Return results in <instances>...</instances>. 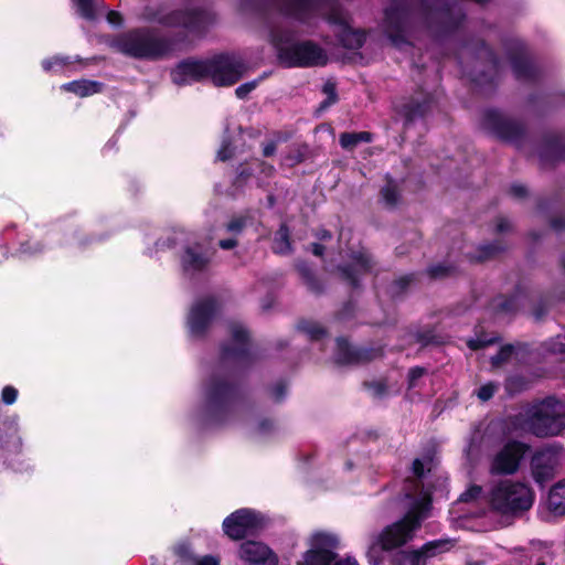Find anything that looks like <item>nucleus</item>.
Returning <instances> with one entry per match:
<instances>
[{"label":"nucleus","instance_id":"1","mask_svg":"<svg viewBox=\"0 0 565 565\" xmlns=\"http://www.w3.org/2000/svg\"><path fill=\"white\" fill-rule=\"evenodd\" d=\"M241 382L222 374H212L204 388V416L210 425L227 424L235 412L236 405L244 399Z\"/></svg>","mask_w":565,"mask_h":565},{"label":"nucleus","instance_id":"2","mask_svg":"<svg viewBox=\"0 0 565 565\" xmlns=\"http://www.w3.org/2000/svg\"><path fill=\"white\" fill-rule=\"evenodd\" d=\"M110 46L117 52L140 61H160L174 47L171 39L159 36L150 28H135L114 38Z\"/></svg>","mask_w":565,"mask_h":565},{"label":"nucleus","instance_id":"3","mask_svg":"<svg viewBox=\"0 0 565 565\" xmlns=\"http://www.w3.org/2000/svg\"><path fill=\"white\" fill-rule=\"evenodd\" d=\"M431 509L430 495L416 499L406 513L397 521L386 525L377 536L380 547L390 552L413 541Z\"/></svg>","mask_w":565,"mask_h":565},{"label":"nucleus","instance_id":"4","mask_svg":"<svg viewBox=\"0 0 565 565\" xmlns=\"http://www.w3.org/2000/svg\"><path fill=\"white\" fill-rule=\"evenodd\" d=\"M523 417L525 427L535 437H555L565 429V404L552 395L534 399Z\"/></svg>","mask_w":565,"mask_h":565},{"label":"nucleus","instance_id":"5","mask_svg":"<svg viewBox=\"0 0 565 565\" xmlns=\"http://www.w3.org/2000/svg\"><path fill=\"white\" fill-rule=\"evenodd\" d=\"M489 502L492 511L519 518L532 508L534 492L523 482L501 480L491 489Z\"/></svg>","mask_w":565,"mask_h":565},{"label":"nucleus","instance_id":"6","mask_svg":"<svg viewBox=\"0 0 565 565\" xmlns=\"http://www.w3.org/2000/svg\"><path fill=\"white\" fill-rule=\"evenodd\" d=\"M271 35L273 43L277 51V60L284 67L306 68L324 66L328 63V56L324 50L311 40L281 45L282 43H288V38L279 33H273Z\"/></svg>","mask_w":565,"mask_h":565},{"label":"nucleus","instance_id":"7","mask_svg":"<svg viewBox=\"0 0 565 565\" xmlns=\"http://www.w3.org/2000/svg\"><path fill=\"white\" fill-rule=\"evenodd\" d=\"M420 12L427 26L438 36L458 31L466 20V12L450 0H419Z\"/></svg>","mask_w":565,"mask_h":565},{"label":"nucleus","instance_id":"8","mask_svg":"<svg viewBox=\"0 0 565 565\" xmlns=\"http://www.w3.org/2000/svg\"><path fill=\"white\" fill-rule=\"evenodd\" d=\"M565 461V448L554 441L536 449L531 458V473L536 483L544 486L553 480Z\"/></svg>","mask_w":565,"mask_h":565},{"label":"nucleus","instance_id":"9","mask_svg":"<svg viewBox=\"0 0 565 565\" xmlns=\"http://www.w3.org/2000/svg\"><path fill=\"white\" fill-rule=\"evenodd\" d=\"M266 525L265 515L250 508H241L228 514L222 522V530L232 541H243L257 534Z\"/></svg>","mask_w":565,"mask_h":565},{"label":"nucleus","instance_id":"10","mask_svg":"<svg viewBox=\"0 0 565 565\" xmlns=\"http://www.w3.org/2000/svg\"><path fill=\"white\" fill-rule=\"evenodd\" d=\"M481 125L484 130L504 142H516L526 135V126L518 119L504 115L497 108L482 113Z\"/></svg>","mask_w":565,"mask_h":565},{"label":"nucleus","instance_id":"11","mask_svg":"<svg viewBox=\"0 0 565 565\" xmlns=\"http://www.w3.org/2000/svg\"><path fill=\"white\" fill-rule=\"evenodd\" d=\"M246 70L245 62L232 53H218L209 58V79L217 87L233 86Z\"/></svg>","mask_w":565,"mask_h":565},{"label":"nucleus","instance_id":"12","mask_svg":"<svg viewBox=\"0 0 565 565\" xmlns=\"http://www.w3.org/2000/svg\"><path fill=\"white\" fill-rule=\"evenodd\" d=\"M310 548L297 565H332L338 557L339 537L328 532H316L309 541Z\"/></svg>","mask_w":565,"mask_h":565},{"label":"nucleus","instance_id":"13","mask_svg":"<svg viewBox=\"0 0 565 565\" xmlns=\"http://www.w3.org/2000/svg\"><path fill=\"white\" fill-rule=\"evenodd\" d=\"M411 15L407 0H393L384 10V33L395 46L407 44L406 29Z\"/></svg>","mask_w":565,"mask_h":565},{"label":"nucleus","instance_id":"14","mask_svg":"<svg viewBox=\"0 0 565 565\" xmlns=\"http://www.w3.org/2000/svg\"><path fill=\"white\" fill-rule=\"evenodd\" d=\"M220 311V303L214 296L198 299L191 307L186 324L192 337L203 338Z\"/></svg>","mask_w":565,"mask_h":565},{"label":"nucleus","instance_id":"15","mask_svg":"<svg viewBox=\"0 0 565 565\" xmlns=\"http://www.w3.org/2000/svg\"><path fill=\"white\" fill-rule=\"evenodd\" d=\"M232 342H225L220 348V359L222 362L236 361L252 364L253 358L249 349V332L239 323L230 324Z\"/></svg>","mask_w":565,"mask_h":565},{"label":"nucleus","instance_id":"16","mask_svg":"<svg viewBox=\"0 0 565 565\" xmlns=\"http://www.w3.org/2000/svg\"><path fill=\"white\" fill-rule=\"evenodd\" d=\"M530 446L519 440H509L494 456L491 472L499 476L513 475L519 470L520 463Z\"/></svg>","mask_w":565,"mask_h":565},{"label":"nucleus","instance_id":"17","mask_svg":"<svg viewBox=\"0 0 565 565\" xmlns=\"http://www.w3.org/2000/svg\"><path fill=\"white\" fill-rule=\"evenodd\" d=\"M382 354L381 349L354 347L344 337L335 339L334 362L338 365H360L375 360Z\"/></svg>","mask_w":565,"mask_h":565},{"label":"nucleus","instance_id":"18","mask_svg":"<svg viewBox=\"0 0 565 565\" xmlns=\"http://www.w3.org/2000/svg\"><path fill=\"white\" fill-rule=\"evenodd\" d=\"M171 79L178 86L209 79V58L188 57L180 61L171 71Z\"/></svg>","mask_w":565,"mask_h":565},{"label":"nucleus","instance_id":"19","mask_svg":"<svg viewBox=\"0 0 565 565\" xmlns=\"http://www.w3.org/2000/svg\"><path fill=\"white\" fill-rule=\"evenodd\" d=\"M352 264L338 265L337 270L342 281L348 284L352 291L362 290L361 275L369 274L374 262L370 254L364 252H356L351 256Z\"/></svg>","mask_w":565,"mask_h":565},{"label":"nucleus","instance_id":"20","mask_svg":"<svg viewBox=\"0 0 565 565\" xmlns=\"http://www.w3.org/2000/svg\"><path fill=\"white\" fill-rule=\"evenodd\" d=\"M170 22L173 28L181 26L193 34H203L212 22L211 14L204 9H177L173 10Z\"/></svg>","mask_w":565,"mask_h":565},{"label":"nucleus","instance_id":"21","mask_svg":"<svg viewBox=\"0 0 565 565\" xmlns=\"http://www.w3.org/2000/svg\"><path fill=\"white\" fill-rule=\"evenodd\" d=\"M331 0H274L279 12L287 18L306 22Z\"/></svg>","mask_w":565,"mask_h":565},{"label":"nucleus","instance_id":"22","mask_svg":"<svg viewBox=\"0 0 565 565\" xmlns=\"http://www.w3.org/2000/svg\"><path fill=\"white\" fill-rule=\"evenodd\" d=\"M507 56L516 79L534 82L539 78V70L527 57L525 46L515 43L507 49Z\"/></svg>","mask_w":565,"mask_h":565},{"label":"nucleus","instance_id":"23","mask_svg":"<svg viewBox=\"0 0 565 565\" xmlns=\"http://www.w3.org/2000/svg\"><path fill=\"white\" fill-rule=\"evenodd\" d=\"M238 556L249 565H278V556L265 543L247 540L239 545Z\"/></svg>","mask_w":565,"mask_h":565},{"label":"nucleus","instance_id":"24","mask_svg":"<svg viewBox=\"0 0 565 565\" xmlns=\"http://www.w3.org/2000/svg\"><path fill=\"white\" fill-rule=\"evenodd\" d=\"M212 262V255L201 243L183 247L180 255V265L185 274H196L206 270Z\"/></svg>","mask_w":565,"mask_h":565},{"label":"nucleus","instance_id":"25","mask_svg":"<svg viewBox=\"0 0 565 565\" xmlns=\"http://www.w3.org/2000/svg\"><path fill=\"white\" fill-rule=\"evenodd\" d=\"M434 104L433 93L420 90V97L412 96L399 108L404 125L407 126L417 119L425 118L431 111Z\"/></svg>","mask_w":565,"mask_h":565},{"label":"nucleus","instance_id":"26","mask_svg":"<svg viewBox=\"0 0 565 565\" xmlns=\"http://www.w3.org/2000/svg\"><path fill=\"white\" fill-rule=\"evenodd\" d=\"M540 161L544 167H554L565 160V136L559 134H547L543 137L542 147L539 153Z\"/></svg>","mask_w":565,"mask_h":565},{"label":"nucleus","instance_id":"27","mask_svg":"<svg viewBox=\"0 0 565 565\" xmlns=\"http://www.w3.org/2000/svg\"><path fill=\"white\" fill-rule=\"evenodd\" d=\"M476 46L479 57L483 58L489 64L491 74L481 72L472 78V82L477 85L486 84L493 87L495 84V75L500 67V58L495 51L484 40H479Z\"/></svg>","mask_w":565,"mask_h":565},{"label":"nucleus","instance_id":"28","mask_svg":"<svg viewBox=\"0 0 565 565\" xmlns=\"http://www.w3.org/2000/svg\"><path fill=\"white\" fill-rule=\"evenodd\" d=\"M524 292L523 286L519 282L514 286L512 294H499L490 301V308L494 315L514 316L520 309L519 298Z\"/></svg>","mask_w":565,"mask_h":565},{"label":"nucleus","instance_id":"29","mask_svg":"<svg viewBox=\"0 0 565 565\" xmlns=\"http://www.w3.org/2000/svg\"><path fill=\"white\" fill-rule=\"evenodd\" d=\"M295 269L300 276L303 285L307 287L308 291L316 296H321L326 291L324 281L317 275L313 266L305 260L297 259L295 263Z\"/></svg>","mask_w":565,"mask_h":565},{"label":"nucleus","instance_id":"30","mask_svg":"<svg viewBox=\"0 0 565 565\" xmlns=\"http://www.w3.org/2000/svg\"><path fill=\"white\" fill-rule=\"evenodd\" d=\"M508 249V244L503 239H493L490 243L478 246L476 253L468 254L470 263L481 264L491 260Z\"/></svg>","mask_w":565,"mask_h":565},{"label":"nucleus","instance_id":"31","mask_svg":"<svg viewBox=\"0 0 565 565\" xmlns=\"http://www.w3.org/2000/svg\"><path fill=\"white\" fill-rule=\"evenodd\" d=\"M271 252L275 255H289L294 252L291 231L286 222L280 223L274 234Z\"/></svg>","mask_w":565,"mask_h":565},{"label":"nucleus","instance_id":"32","mask_svg":"<svg viewBox=\"0 0 565 565\" xmlns=\"http://www.w3.org/2000/svg\"><path fill=\"white\" fill-rule=\"evenodd\" d=\"M339 43L348 50H360L366 41V32L351 25L340 29L337 33Z\"/></svg>","mask_w":565,"mask_h":565},{"label":"nucleus","instance_id":"33","mask_svg":"<svg viewBox=\"0 0 565 565\" xmlns=\"http://www.w3.org/2000/svg\"><path fill=\"white\" fill-rule=\"evenodd\" d=\"M105 84L92 79H76L63 85V88L79 97H88L102 93Z\"/></svg>","mask_w":565,"mask_h":565},{"label":"nucleus","instance_id":"34","mask_svg":"<svg viewBox=\"0 0 565 565\" xmlns=\"http://www.w3.org/2000/svg\"><path fill=\"white\" fill-rule=\"evenodd\" d=\"M56 225L58 231H67L79 248H85L95 241L93 235L86 234L78 224L67 218H60Z\"/></svg>","mask_w":565,"mask_h":565},{"label":"nucleus","instance_id":"35","mask_svg":"<svg viewBox=\"0 0 565 565\" xmlns=\"http://www.w3.org/2000/svg\"><path fill=\"white\" fill-rule=\"evenodd\" d=\"M21 448V438L18 434V426L13 422L3 423L0 428V449L15 452Z\"/></svg>","mask_w":565,"mask_h":565},{"label":"nucleus","instance_id":"36","mask_svg":"<svg viewBox=\"0 0 565 565\" xmlns=\"http://www.w3.org/2000/svg\"><path fill=\"white\" fill-rule=\"evenodd\" d=\"M547 504L551 512L555 515L565 514V479L558 481L551 488Z\"/></svg>","mask_w":565,"mask_h":565},{"label":"nucleus","instance_id":"37","mask_svg":"<svg viewBox=\"0 0 565 565\" xmlns=\"http://www.w3.org/2000/svg\"><path fill=\"white\" fill-rule=\"evenodd\" d=\"M417 277L416 273H411L394 279L386 290L390 298L393 300L401 299L407 292L411 285L417 280Z\"/></svg>","mask_w":565,"mask_h":565},{"label":"nucleus","instance_id":"38","mask_svg":"<svg viewBox=\"0 0 565 565\" xmlns=\"http://www.w3.org/2000/svg\"><path fill=\"white\" fill-rule=\"evenodd\" d=\"M373 140L370 131L342 132L339 137L340 146L348 151H352L360 143H369Z\"/></svg>","mask_w":565,"mask_h":565},{"label":"nucleus","instance_id":"39","mask_svg":"<svg viewBox=\"0 0 565 565\" xmlns=\"http://www.w3.org/2000/svg\"><path fill=\"white\" fill-rule=\"evenodd\" d=\"M173 10L170 12H164L162 7H146L142 11V19L150 23H159L162 26L173 28V23L170 22V17H172Z\"/></svg>","mask_w":565,"mask_h":565},{"label":"nucleus","instance_id":"40","mask_svg":"<svg viewBox=\"0 0 565 565\" xmlns=\"http://www.w3.org/2000/svg\"><path fill=\"white\" fill-rule=\"evenodd\" d=\"M415 342L420 344L422 348L427 347H440L446 343V339L444 335L436 332L435 328H425L423 330L417 331L414 334Z\"/></svg>","mask_w":565,"mask_h":565},{"label":"nucleus","instance_id":"41","mask_svg":"<svg viewBox=\"0 0 565 565\" xmlns=\"http://www.w3.org/2000/svg\"><path fill=\"white\" fill-rule=\"evenodd\" d=\"M450 540H433L423 544L417 548L423 557V561L427 565V559L444 553L450 548Z\"/></svg>","mask_w":565,"mask_h":565},{"label":"nucleus","instance_id":"42","mask_svg":"<svg viewBox=\"0 0 565 565\" xmlns=\"http://www.w3.org/2000/svg\"><path fill=\"white\" fill-rule=\"evenodd\" d=\"M392 565H426L418 550H399L393 554Z\"/></svg>","mask_w":565,"mask_h":565},{"label":"nucleus","instance_id":"43","mask_svg":"<svg viewBox=\"0 0 565 565\" xmlns=\"http://www.w3.org/2000/svg\"><path fill=\"white\" fill-rule=\"evenodd\" d=\"M297 329L300 332L307 334L310 341H319L328 334V331L324 327L318 322L307 319L299 320L297 323Z\"/></svg>","mask_w":565,"mask_h":565},{"label":"nucleus","instance_id":"44","mask_svg":"<svg viewBox=\"0 0 565 565\" xmlns=\"http://www.w3.org/2000/svg\"><path fill=\"white\" fill-rule=\"evenodd\" d=\"M553 302L554 296L550 291L541 294L532 307L533 318L536 321H542L550 312Z\"/></svg>","mask_w":565,"mask_h":565},{"label":"nucleus","instance_id":"45","mask_svg":"<svg viewBox=\"0 0 565 565\" xmlns=\"http://www.w3.org/2000/svg\"><path fill=\"white\" fill-rule=\"evenodd\" d=\"M515 352V347L511 343L502 345L497 354L491 356L490 363L492 367L497 369L509 362Z\"/></svg>","mask_w":565,"mask_h":565},{"label":"nucleus","instance_id":"46","mask_svg":"<svg viewBox=\"0 0 565 565\" xmlns=\"http://www.w3.org/2000/svg\"><path fill=\"white\" fill-rule=\"evenodd\" d=\"M456 271L454 265L436 264L427 268V275L430 279H443L451 276Z\"/></svg>","mask_w":565,"mask_h":565},{"label":"nucleus","instance_id":"47","mask_svg":"<svg viewBox=\"0 0 565 565\" xmlns=\"http://www.w3.org/2000/svg\"><path fill=\"white\" fill-rule=\"evenodd\" d=\"M381 196L386 202V204L394 206L397 204L399 199V192L397 185L393 180H390L386 185H384L381 191Z\"/></svg>","mask_w":565,"mask_h":565},{"label":"nucleus","instance_id":"48","mask_svg":"<svg viewBox=\"0 0 565 565\" xmlns=\"http://www.w3.org/2000/svg\"><path fill=\"white\" fill-rule=\"evenodd\" d=\"M249 217L247 215L233 216L226 224L225 228L233 235H239L246 228Z\"/></svg>","mask_w":565,"mask_h":565},{"label":"nucleus","instance_id":"49","mask_svg":"<svg viewBox=\"0 0 565 565\" xmlns=\"http://www.w3.org/2000/svg\"><path fill=\"white\" fill-rule=\"evenodd\" d=\"M45 245L40 241H24L20 243L18 253L21 255L33 256L43 253Z\"/></svg>","mask_w":565,"mask_h":565},{"label":"nucleus","instance_id":"50","mask_svg":"<svg viewBox=\"0 0 565 565\" xmlns=\"http://www.w3.org/2000/svg\"><path fill=\"white\" fill-rule=\"evenodd\" d=\"M267 77V74L264 73L263 75H260L258 78L254 79V81H250V82H246L244 84H241L238 87H236L235 89V95L237 98L239 99H245L247 98V96L258 86V84Z\"/></svg>","mask_w":565,"mask_h":565},{"label":"nucleus","instance_id":"51","mask_svg":"<svg viewBox=\"0 0 565 565\" xmlns=\"http://www.w3.org/2000/svg\"><path fill=\"white\" fill-rule=\"evenodd\" d=\"M239 7L242 11H250L258 14H265L267 11L266 0H241Z\"/></svg>","mask_w":565,"mask_h":565},{"label":"nucleus","instance_id":"52","mask_svg":"<svg viewBox=\"0 0 565 565\" xmlns=\"http://www.w3.org/2000/svg\"><path fill=\"white\" fill-rule=\"evenodd\" d=\"M500 340L499 337L486 338L484 335H478L475 339H470L467 341V347L472 351H479L486 349Z\"/></svg>","mask_w":565,"mask_h":565},{"label":"nucleus","instance_id":"53","mask_svg":"<svg viewBox=\"0 0 565 565\" xmlns=\"http://www.w3.org/2000/svg\"><path fill=\"white\" fill-rule=\"evenodd\" d=\"M71 64L68 56H54L52 58L43 60L42 67L46 72L62 70L64 66Z\"/></svg>","mask_w":565,"mask_h":565},{"label":"nucleus","instance_id":"54","mask_svg":"<svg viewBox=\"0 0 565 565\" xmlns=\"http://www.w3.org/2000/svg\"><path fill=\"white\" fill-rule=\"evenodd\" d=\"M356 310L355 301L350 298L343 303L341 309L335 313V319L340 321L349 320L354 317Z\"/></svg>","mask_w":565,"mask_h":565},{"label":"nucleus","instance_id":"55","mask_svg":"<svg viewBox=\"0 0 565 565\" xmlns=\"http://www.w3.org/2000/svg\"><path fill=\"white\" fill-rule=\"evenodd\" d=\"M363 385L372 392L374 397H382L387 393V384L384 381L364 382Z\"/></svg>","mask_w":565,"mask_h":565},{"label":"nucleus","instance_id":"56","mask_svg":"<svg viewBox=\"0 0 565 565\" xmlns=\"http://www.w3.org/2000/svg\"><path fill=\"white\" fill-rule=\"evenodd\" d=\"M252 175L253 170L247 166L241 164L237 168L236 177L234 179L233 184L237 188L243 186Z\"/></svg>","mask_w":565,"mask_h":565},{"label":"nucleus","instance_id":"57","mask_svg":"<svg viewBox=\"0 0 565 565\" xmlns=\"http://www.w3.org/2000/svg\"><path fill=\"white\" fill-rule=\"evenodd\" d=\"M76 3L83 18L87 20H93L95 18L93 0H76Z\"/></svg>","mask_w":565,"mask_h":565},{"label":"nucleus","instance_id":"58","mask_svg":"<svg viewBox=\"0 0 565 565\" xmlns=\"http://www.w3.org/2000/svg\"><path fill=\"white\" fill-rule=\"evenodd\" d=\"M497 385L492 382L481 385L477 391V396L482 402L491 399L497 391Z\"/></svg>","mask_w":565,"mask_h":565},{"label":"nucleus","instance_id":"59","mask_svg":"<svg viewBox=\"0 0 565 565\" xmlns=\"http://www.w3.org/2000/svg\"><path fill=\"white\" fill-rule=\"evenodd\" d=\"M482 492V488L478 484L470 486L465 492L460 494L461 502H471L477 500Z\"/></svg>","mask_w":565,"mask_h":565},{"label":"nucleus","instance_id":"60","mask_svg":"<svg viewBox=\"0 0 565 565\" xmlns=\"http://www.w3.org/2000/svg\"><path fill=\"white\" fill-rule=\"evenodd\" d=\"M427 373V370L423 366H413L408 370L407 374V381H408V387H415L416 382L424 376Z\"/></svg>","mask_w":565,"mask_h":565},{"label":"nucleus","instance_id":"61","mask_svg":"<svg viewBox=\"0 0 565 565\" xmlns=\"http://www.w3.org/2000/svg\"><path fill=\"white\" fill-rule=\"evenodd\" d=\"M271 397L276 403H281L287 394V383L285 381L277 382L271 388Z\"/></svg>","mask_w":565,"mask_h":565},{"label":"nucleus","instance_id":"62","mask_svg":"<svg viewBox=\"0 0 565 565\" xmlns=\"http://www.w3.org/2000/svg\"><path fill=\"white\" fill-rule=\"evenodd\" d=\"M18 390L11 385H7L2 388L1 399L7 405H12L18 398Z\"/></svg>","mask_w":565,"mask_h":565},{"label":"nucleus","instance_id":"63","mask_svg":"<svg viewBox=\"0 0 565 565\" xmlns=\"http://www.w3.org/2000/svg\"><path fill=\"white\" fill-rule=\"evenodd\" d=\"M327 20L329 23L340 26V29H345V26H350L345 18L338 10H332L328 14Z\"/></svg>","mask_w":565,"mask_h":565},{"label":"nucleus","instance_id":"64","mask_svg":"<svg viewBox=\"0 0 565 565\" xmlns=\"http://www.w3.org/2000/svg\"><path fill=\"white\" fill-rule=\"evenodd\" d=\"M322 92L327 95V98H329L331 103H338L339 96L337 92V84L334 82H326L322 87Z\"/></svg>","mask_w":565,"mask_h":565}]
</instances>
